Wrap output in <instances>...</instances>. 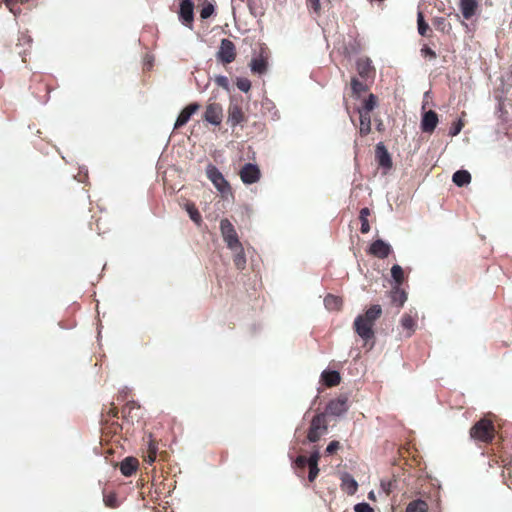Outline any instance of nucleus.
<instances>
[{
    "instance_id": "f257e3e1",
    "label": "nucleus",
    "mask_w": 512,
    "mask_h": 512,
    "mask_svg": "<svg viewBox=\"0 0 512 512\" xmlns=\"http://www.w3.org/2000/svg\"><path fill=\"white\" fill-rule=\"evenodd\" d=\"M382 308L380 305L375 304L370 306L364 314L358 315L354 320V330L357 335L368 343L369 341H373L375 337L374 333V325L375 322L381 317ZM374 342H372L370 348L373 346Z\"/></svg>"
},
{
    "instance_id": "f03ea898",
    "label": "nucleus",
    "mask_w": 512,
    "mask_h": 512,
    "mask_svg": "<svg viewBox=\"0 0 512 512\" xmlns=\"http://www.w3.org/2000/svg\"><path fill=\"white\" fill-rule=\"evenodd\" d=\"M495 426L492 420L482 418L477 421L469 431L471 439L485 444L491 443L495 437Z\"/></svg>"
},
{
    "instance_id": "7ed1b4c3",
    "label": "nucleus",
    "mask_w": 512,
    "mask_h": 512,
    "mask_svg": "<svg viewBox=\"0 0 512 512\" xmlns=\"http://www.w3.org/2000/svg\"><path fill=\"white\" fill-rule=\"evenodd\" d=\"M206 175L215 188L222 194V197H226L231 194V186L229 182L216 166L209 165L206 170Z\"/></svg>"
},
{
    "instance_id": "20e7f679",
    "label": "nucleus",
    "mask_w": 512,
    "mask_h": 512,
    "mask_svg": "<svg viewBox=\"0 0 512 512\" xmlns=\"http://www.w3.org/2000/svg\"><path fill=\"white\" fill-rule=\"evenodd\" d=\"M327 429L326 416L324 413H319L311 420L307 439L312 443L317 442L320 437L326 433Z\"/></svg>"
},
{
    "instance_id": "39448f33",
    "label": "nucleus",
    "mask_w": 512,
    "mask_h": 512,
    "mask_svg": "<svg viewBox=\"0 0 512 512\" xmlns=\"http://www.w3.org/2000/svg\"><path fill=\"white\" fill-rule=\"evenodd\" d=\"M220 231L224 242L229 249L239 248L242 244L233 224L224 218L220 221Z\"/></svg>"
},
{
    "instance_id": "423d86ee",
    "label": "nucleus",
    "mask_w": 512,
    "mask_h": 512,
    "mask_svg": "<svg viewBox=\"0 0 512 512\" xmlns=\"http://www.w3.org/2000/svg\"><path fill=\"white\" fill-rule=\"evenodd\" d=\"M236 48L234 43L224 38L221 40L219 51L217 52V58L224 64H229L235 60Z\"/></svg>"
},
{
    "instance_id": "0eeeda50",
    "label": "nucleus",
    "mask_w": 512,
    "mask_h": 512,
    "mask_svg": "<svg viewBox=\"0 0 512 512\" xmlns=\"http://www.w3.org/2000/svg\"><path fill=\"white\" fill-rule=\"evenodd\" d=\"M375 159L378 166L383 169V174H387L393 166L391 155L382 142L375 147Z\"/></svg>"
},
{
    "instance_id": "6e6552de",
    "label": "nucleus",
    "mask_w": 512,
    "mask_h": 512,
    "mask_svg": "<svg viewBox=\"0 0 512 512\" xmlns=\"http://www.w3.org/2000/svg\"><path fill=\"white\" fill-rule=\"evenodd\" d=\"M203 119L214 125L219 126L223 120V108L221 104L213 102L206 106Z\"/></svg>"
},
{
    "instance_id": "1a4fd4ad",
    "label": "nucleus",
    "mask_w": 512,
    "mask_h": 512,
    "mask_svg": "<svg viewBox=\"0 0 512 512\" xmlns=\"http://www.w3.org/2000/svg\"><path fill=\"white\" fill-rule=\"evenodd\" d=\"M239 175L244 184H253L260 180L261 171L257 165L246 163L241 168Z\"/></svg>"
},
{
    "instance_id": "9d476101",
    "label": "nucleus",
    "mask_w": 512,
    "mask_h": 512,
    "mask_svg": "<svg viewBox=\"0 0 512 512\" xmlns=\"http://www.w3.org/2000/svg\"><path fill=\"white\" fill-rule=\"evenodd\" d=\"M348 408V397L346 395H340L329 401L326 406V413L333 416H340L345 413Z\"/></svg>"
},
{
    "instance_id": "9b49d317",
    "label": "nucleus",
    "mask_w": 512,
    "mask_h": 512,
    "mask_svg": "<svg viewBox=\"0 0 512 512\" xmlns=\"http://www.w3.org/2000/svg\"><path fill=\"white\" fill-rule=\"evenodd\" d=\"M246 121L242 107L238 103H230L228 107L227 123L234 128Z\"/></svg>"
},
{
    "instance_id": "f8f14e48",
    "label": "nucleus",
    "mask_w": 512,
    "mask_h": 512,
    "mask_svg": "<svg viewBox=\"0 0 512 512\" xmlns=\"http://www.w3.org/2000/svg\"><path fill=\"white\" fill-rule=\"evenodd\" d=\"M194 4L191 0H182L180 3L179 18L181 22L187 26L192 27L194 20Z\"/></svg>"
},
{
    "instance_id": "ddd939ff",
    "label": "nucleus",
    "mask_w": 512,
    "mask_h": 512,
    "mask_svg": "<svg viewBox=\"0 0 512 512\" xmlns=\"http://www.w3.org/2000/svg\"><path fill=\"white\" fill-rule=\"evenodd\" d=\"M439 122L438 115L435 111L429 110L424 112L421 119V130L424 133H433Z\"/></svg>"
},
{
    "instance_id": "4468645a",
    "label": "nucleus",
    "mask_w": 512,
    "mask_h": 512,
    "mask_svg": "<svg viewBox=\"0 0 512 512\" xmlns=\"http://www.w3.org/2000/svg\"><path fill=\"white\" fill-rule=\"evenodd\" d=\"M391 251V246L381 239L375 240L369 247V253L380 259L387 258Z\"/></svg>"
},
{
    "instance_id": "2eb2a0df",
    "label": "nucleus",
    "mask_w": 512,
    "mask_h": 512,
    "mask_svg": "<svg viewBox=\"0 0 512 512\" xmlns=\"http://www.w3.org/2000/svg\"><path fill=\"white\" fill-rule=\"evenodd\" d=\"M200 109V104L191 103L187 105L179 114L174 129H179L184 126L191 118V116Z\"/></svg>"
},
{
    "instance_id": "dca6fc26",
    "label": "nucleus",
    "mask_w": 512,
    "mask_h": 512,
    "mask_svg": "<svg viewBox=\"0 0 512 512\" xmlns=\"http://www.w3.org/2000/svg\"><path fill=\"white\" fill-rule=\"evenodd\" d=\"M356 69L362 78H370L374 74V68L369 58H359L356 62Z\"/></svg>"
},
{
    "instance_id": "f3484780",
    "label": "nucleus",
    "mask_w": 512,
    "mask_h": 512,
    "mask_svg": "<svg viewBox=\"0 0 512 512\" xmlns=\"http://www.w3.org/2000/svg\"><path fill=\"white\" fill-rule=\"evenodd\" d=\"M158 454V442L152 439V436L149 435L148 439V447L147 450L143 454V459L148 464H153L156 461Z\"/></svg>"
},
{
    "instance_id": "a211bd4d",
    "label": "nucleus",
    "mask_w": 512,
    "mask_h": 512,
    "mask_svg": "<svg viewBox=\"0 0 512 512\" xmlns=\"http://www.w3.org/2000/svg\"><path fill=\"white\" fill-rule=\"evenodd\" d=\"M341 489L348 495H353L358 489V483L348 473H344L341 477Z\"/></svg>"
},
{
    "instance_id": "6ab92c4d",
    "label": "nucleus",
    "mask_w": 512,
    "mask_h": 512,
    "mask_svg": "<svg viewBox=\"0 0 512 512\" xmlns=\"http://www.w3.org/2000/svg\"><path fill=\"white\" fill-rule=\"evenodd\" d=\"M478 8V3L476 0H461L460 1V10L465 19H471Z\"/></svg>"
},
{
    "instance_id": "aec40b11",
    "label": "nucleus",
    "mask_w": 512,
    "mask_h": 512,
    "mask_svg": "<svg viewBox=\"0 0 512 512\" xmlns=\"http://www.w3.org/2000/svg\"><path fill=\"white\" fill-rule=\"evenodd\" d=\"M321 379L327 387H334L340 383L341 376L338 371L325 370L321 374Z\"/></svg>"
},
{
    "instance_id": "412c9836",
    "label": "nucleus",
    "mask_w": 512,
    "mask_h": 512,
    "mask_svg": "<svg viewBox=\"0 0 512 512\" xmlns=\"http://www.w3.org/2000/svg\"><path fill=\"white\" fill-rule=\"evenodd\" d=\"M138 468V460L128 457L121 462L120 471L124 476H131Z\"/></svg>"
},
{
    "instance_id": "4be33fe9",
    "label": "nucleus",
    "mask_w": 512,
    "mask_h": 512,
    "mask_svg": "<svg viewBox=\"0 0 512 512\" xmlns=\"http://www.w3.org/2000/svg\"><path fill=\"white\" fill-rule=\"evenodd\" d=\"M360 114V128L359 133L361 136H366L371 132V115L367 111H359Z\"/></svg>"
},
{
    "instance_id": "5701e85b",
    "label": "nucleus",
    "mask_w": 512,
    "mask_h": 512,
    "mask_svg": "<svg viewBox=\"0 0 512 512\" xmlns=\"http://www.w3.org/2000/svg\"><path fill=\"white\" fill-rule=\"evenodd\" d=\"M407 300L406 292L400 286H394L391 290V302L397 307L403 306Z\"/></svg>"
},
{
    "instance_id": "b1692460",
    "label": "nucleus",
    "mask_w": 512,
    "mask_h": 512,
    "mask_svg": "<svg viewBox=\"0 0 512 512\" xmlns=\"http://www.w3.org/2000/svg\"><path fill=\"white\" fill-rule=\"evenodd\" d=\"M233 255V262L237 269L243 270L246 266V257L244 253L243 245L241 244L239 248L230 249Z\"/></svg>"
},
{
    "instance_id": "393cba45",
    "label": "nucleus",
    "mask_w": 512,
    "mask_h": 512,
    "mask_svg": "<svg viewBox=\"0 0 512 512\" xmlns=\"http://www.w3.org/2000/svg\"><path fill=\"white\" fill-rule=\"evenodd\" d=\"M452 180L457 186L463 187L471 182V175L466 170H458L453 174Z\"/></svg>"
},
{
    "instance_id": "a878e982",
    "label": "nucleus",
    "mask_w": 512,
    "mask_h": 512,
    "mask_svg": "<svg viewBox=\"0 0 512 512\" xmlns=\"http://www.w3.org/2000/svg\"><path fill=\"white\" fill-rule=\"evenodd\" d=\"M370 214V209L367 207H364L360 210L359 220L361 222L360 231L362 234H367L370 231V224L368 221V217L370 216Z\"/></svg>"
},
{
    "instance_id": "bb28decb",
    "label": "nucleus",
    "mask_w": 512,
    "mask_h": 512,
    "mask_svg": "<svg viewBox=\"0 0 512 512\" xmlns=\"http://www.w3.org/2000/svg\"><path fill=\"white\" fill-rule=\"evenodd\" d=\"M324 305L328 310H339L342 306V299L333 294H328L324 298Z\"/></svg>"
},
{
    "instance_id": "cd10ccee",
    "label": "nucleus",
    "mask_w": 512,
    "mask_h": 512,
    "mask_svg": "<svg viewBox=\"0 0 512 512\" xmlns=\"http://www.w3.org/2000/svg\"><path fill=\"white\" fill-rule=\"evenodd\" d=\"M428 511V504L426 501L417 499L414 501H411L407 507L405 512H427Z\"/></svg>"
},
{
    "instance_id": "c85d7f7f",
    "label": "nucleus",
    "mask_w": 512,
    "mask_h": 512,
    "mask_svg": "<svg viewBox=\"0 0 512 512\" xmlns=\"http://www.w3.org/2000/svg\"><path fill=\"white\" fill-rule=\"evenodd\" d=\"M139 408L140 406L135 401H128L121 409L122 418L127 421H133L132 411Z\"/></svg>"
},
{
    "instance_id": "c756f323",
    "label": "nucleus",
    "mask_w": 512,
    "mask_h": 512,
    "mask_svg": "<svg viewBox=\"0 0 512 512\" xmlns=\"http://www.w3.org/2000/svg\"><path fill=\"white\" fill-rule=\"evenodd\" d=\"M186 211L189 214V217L191 218V220L195 224H197V225L201 224L202 216H201L200 212L198 211V209H197V207L195 206L194 203H187L186 204Z\"/></svg>"
},
{
    "instance_id": "7c9ffc66",
    "label": "nucleus",
    "mask_w": 512,
    "mask_h": 512,
    "mask_svg": "<svg viewBox=\"0 0 512 512\" xmlns=\"http://www.w3.org/2000/svg\"><path fill=\"white\" fill-rule=\"evenodd\" d=\"M251 70L254 73L263 74L267 70V62L262 58H254L251 61Z\"/></svg>"
},
{
    "instance_id": "2f4dec72",
    "label": "nucleus",
    "mask_w": 512,
    "mask_h": 512,
    "mask_svg": "<svg viewBox=\"0 0 512 512\" xmlns=\"http://www.w3.org/2000/svg\"><path fill=\"white\" fill-rule=\"evenodd\" d=\"M295 469L297 475L302 477L305 471V468L309 466V460L304 455H299L294 461Z\"/></svg>"
},
{
    "instance_id": "473e14b6",
    "label": "nucleus",
    "mask_w": 512,
    "mask_h": 512,
    "mask_svg": "<svg viewBox=\"0 0 512 512\" xmlns=\"http://www.w3.org/2000/svg\"><path fill=\"white\" fill-rule=\"evenodd\" d=\"M401 325L404 329L408 330V336H411L415 331L416 321L408 314H404L401 319Z\"/></svg>"
},
{
    "instance_id": "72a5a7b5",
    "label": "nucleus",
    "mask_w": 512,
    "mask_h": 512,
    "mask_svg": "<svg viewBox=\"0 0 512 512\" xmlns=\"http://www.w3.org/2000/svg\"><path fill=\"white\" fill-rule=\"evenodd\" d=\"M417 25L418 32L421 36H428V32H431L430 26L424 20L423 13L421 11H419L417 14Z\"/></svg>"
},
{
    "instance_id": "f704fd0d",
    "label": "nucleus",
    "mask_w": 512,
    "mask_h": 512,
    "mask_svg": "<svg viewBox=\"0 0 512 512\" xmlns=\"http://www.w3.org/2000/svg\"><path fill=\"white\" fill-rule=\"evenodd\" d=\"M391 276L396 283L395 286H401L404 281V271L402 267L398 264L393 265L391 268Z\"/></svg>"
},
{
    "instance_id": "c9c22d12",
    "label": "nucleus",
    "mask_w": 512,
    "mask_h": 512,
    "mask_svg": "<svg viewBox=\"0 0 512 512\" xmlns=\"http://www.w3.org/2000/svg\"><path fill=\"white\" fill-rule=\"evenodd\" d=\"M377 105V97L374 94H370L368 98L364 101L363 106L359 109V111H367V113H371V111Z\"/></svg>"
},
{
    "instance_id": "e433bc0d",
    "label": "nucleus",
    "mask_w": 512,
    "mask_h": 512,
    "mask_svg": "<svg viewBox=\"0 0 512 512\" xmlns=\"http://www.w3.org/2000/svg\"><path fill=\"white\" fill-rule=\"evenodd\" d=\"M351 88L355 95L359 96L361 93L365 92L367 90V86L362 83L361 81L357 80L356 78H353L351 81Z\"/></svg>"
},
{
    "instance_id": "4c0bfd02",
    "label": "nucleus",
    "mask_w": 512,
    "mask_h": 512,
    "mask_svg": "<svg viewBox=\"0 0 512 512\" xmlns=\"http://www.w3.org/2000/svg\"><path fill=\"white\" fill-rule=\"evenodd\" d=\"M104 503L110 508H116L119 505L116 494L112 492L104 494Z\"/></svg>"
},
{
    "instance_id": "58836bf2",
    "label": "nucleus",
    "mask_w": 512,
    "mask_h": 512,
    "mask_svg": "<svg viewBox=\"0 0 512 512\" xmlns=\"http://www.w3.org/2000/svg\"><path fill=\"white\" fill-rule=\"evenodd\" d=\"M214 10L215 9L213 4L205 2L202 9L200 10V17L202 19H207L214 13Z\"/></svg>"
},
{
    "instance_id": "ea45409f",
    "label": "nucleus",
    "mask_w": 512,
    "mask_h": 512,
    "mask_svg": "<svg viewBox=\"0 0 512 512\" xmlns=\"http://www.w3.org/2000/svg\"><path fill=\"white\" fill-rule=\"evenodd\" d=\"M420 52L424 58H429L430 60L437 58L436 52L427 45H423Z\"/></svg>"
},
{
    "instance_id": "a19ab883",
    "label": "nucleus",
    "mask_w": 512,
    "mask_h": 512,
    "mask_svg": "<svg viewBox=\"0 0 512 512\" xmlns=\"http://www.w3.org/2000/svg\"><path fill=\"white\" fill-rule=\"evenodd\" d=\"M236 85H237L238 89L243 92H248L251 88V82L247 78L237 79Z\"/></svg>"
},
{
    "instance_id": "79ce46f5",
    "label": "nucleus",
    "mask_w": 512,
    "mask_h": 512,
    "mask_svg": "<svg viewBox=\"0 0 512 512\" xmlns=\"http://www.w3.org/2000/svg\"><path fill=\"white\" fill-rule=\"evenodd\" d=\"M464 127V122L459 119L458 121L454 122L449 130V135L450 136H456L458 135L462 128Z\"/></svg>"
},
{
    "instance_id": "37998d69",
    "label": "nucleus",
    "mask_w": 512,
    "mask_h": 512,
    "mask_svg": "<svg viewBox=\"0 0 512 512\" xmlns=\"http://www.w3.org/2000/svg\"><path fill=\"white\" fill-rule=\"evenodd\" d=\"M30 0H4V3L6 5L7 8H9V10L16 14V11H15V6L17 4H26L28 3Z\"/></svg>"
},
{
    "instance_id": "c03bdc74",
    "label": "nucleus",
    "mask_w": 512,
    "mask_h": 512,
    "mask_svg": "<svg viewBox=\"0 0 512 512\" xmlns=\"http://www.w3.org/2000/svg\"><path fill=\"white\" fill-rule=\"evenodd\" d=\"M308 468H309L308 480L310 482H313L317 478L318 473H319L318 465H316V464L309 465Z\"/></svg>"
},
{
    "instance_id": "a18cd8bd",
    "label": "nucleus",
    "mask_w": 512,
    "mask_h": 512,
    "mask_svg": "<svg viewBox=\"0 0 512 512\" xmlns=\"http://www.w3.org/2000/svg\"><path fill=\"white\" fill-rule=\"evenodd\" d=\"M340 448V442L333 440L331 441L328 446L326 447V453L329 455L334 454L338 449Z\"/></svg>"
},
{
    "instance_id": "49530a36",
    "label": "nucleus",
    "mask_w": 512,
    "mask_h": 512,
    "mask_svg": "<svg viewBox=\"0 0 512 512\" xmlns=\"http://www.w3.org/2000/svg\"><path fill=\"white\" fill-rule=\"evenodd\" d=\"M355 512H374L368 503H358L354 507Z\"/></svg>"
},
{
    "instance_id": "de8ad7c7",
    "label": "nucleus",
    "mask_w": 512,
    "mask_h": 512,
    "mask_svg": "<svg viewBox=\"0 0 512 512\" xmlns=\"http://www.w3.org/2000/svg\"><path fill=\"white\" fill-rule=\"evenodd\" d=\"M307 6H308V8L312 9L317 14H319V12L321 10L319 0H307Z\"/></svg>"
},
{
    "instance_id": "09e8293b",
    "label": "nucleus",
    "mask_w": 512,
    "mask_h": 512,
    "mask_svg": "<svg viewBox=\"0 0 512 512\" xmlns=\"http://www.w3.org/2000/svg\"><path fill=\"white\" fill-rule=\"evenodd\" d=\"M215 82L218 86H220L224 89H228V87H229V80L226 76H217L215 78Z\"/></svg>"
},
{
    "instance_id": "8fccbe9b",
    "label": "nucleus",
    "mask_w": 512,
    "mask_h": 512,
    "mask_svg": "<svg viewBox=\"0 0 512 512\" xmlns=\"http://www.w3.org/2000/svg\"><path fill=\"white\" fill-rule=\"evenodd\" d=\"M393 481H381V487L383 489V491L389 495L392 491V488H393Z\"/></svg>"
},
{
    "instance_id": "3c124183",
    "label": "nucleus",
    "mask_w": 512,
    "mask_h": 512,
    "mask_svg": "<svg viewBox=\"0 0 512 512\" xmlns=\"http://www.w3.org/2000/svg\"><path fill=\"white\" fill-rule=\"evenodd\" d=\"M307 459L309 460V465H318L320 454L318 451H315L310 455V457H307Z\"/></svg>"
},
{
    "instance_id": "603ef678",
    "label": "nucleus",
    "mask_w": 512,
    "mask_h": 512,
    "mask_svg": "<svg viewBox=\"0 0 512 512\" xmlns=\"http://www.w3.org/2000/svg\"><path fill=\"white\" fill-rule=\"evenodd\" d=\"M118 417V409L114 404H111V407L107 411V418H117Z\"/></svg>"
},
{
    "instance_id": "864d4df0",
    "label": "nucleus",
    "mask_w": 512,
    "mask_h": 512,
    "mask_svg": "<svg viewBox=\"0 0 512 512\" xmlns=\"http://www.w3.org/2000/svg\"><path fill=\"white\" fill-rule=\"evenodd\" d=\"M111 431L113 433H117L119 430H121V426L117 422H113L110 427Z\"/></svg>"
},
{
    "instance_id": "5fc2aeb1",
    "label": "nucleus",
    "mask_w": 512,
    "mask_h": 512,
    "mask_svg": "<svg viewBox=\"0 0 512 512\" xmlns=\"http://www.w3.org/2000/svg\"><path fill=\"white\" fill-rule=\"evenodd\" d=\"M372 497H374V494H373V492H370L369 493V498H372Z\"/></svg>"
},
{
    "instance_id": "6e6d98bb",
    "label": "nucleus",
    "mask_w": 512,
    "mask_h": 512,
    "mask_svg": "<svg viewBox=\"0 0 512 512\" xmlns=\"http://www.w3.org/2000/svg\"><path fill=\"white\" fill-rule=\"evenodd\" d=\"M440 23H444V24H445V19H444V18H442V19L440 20Z\"/></svg>"
},
{
    "instance_id": "4d7b16f0",
    "label": "nucleus",
    "mask_w": 512,
    "mask_h": 512,
    "mask_svg": "<svg viewBox=\"0 0 512 512\" xmlns=\"http://www.w3.org/2000/svg\"><path fill=\"white\" fill-rule=\"evenodd\" d=\"M241 2H244L245 0H240Z\"/></svg>"
}]
</instances>
